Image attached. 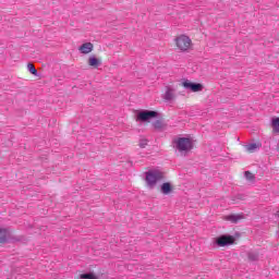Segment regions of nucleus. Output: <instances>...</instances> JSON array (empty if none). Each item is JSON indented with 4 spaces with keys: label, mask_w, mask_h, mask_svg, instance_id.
I'll return each mask as SVG.
<instances>
[{
    "label": "nucleus",
    "mask_w": 279,
    "mask_h": 279,
    "mask_svg": "<svg viewBox=\"0 0 279 279\" xmlns=\"http://www.w3.org/2000/svg\"><path fill=\"white\" fill-rule=\"evenodd\" d=\"M174 45L180 53H189L193 50V40L186 35H179L174 38Z\"/></svg>",
    "instance_id": "obj_1"
},
{
    "label": "nucleus",
    "mask_w": 279,
    "mask_h": 279,
    "mask_svg": "<svg viewBox=\"0 0 279 279\" xmlns=\"http://www.w3.org/2000/svg\"><path fill=\"white\" fill-rule=\"evenodd\" d=\"M165 179V172L154 169L146 172V183L150 189H154V185Z\"/></svg>",
    "instance_id": "obj_2"
},
{
    "label": "nucleus",
    "mask_w": 279,
    "mask_h": 279,
    "mask_svg": "<svg viewBox=\"0 0 279 279\" xmlns=\"http://www.w3.org/2000/svg\"><path fill=\"white\" fill-rule=\"evenodd\" d=\"M173 144L178 151H191L193 149V142L189 137H179L173 141Z\"/></svg>",
    "instance_id": "obj_3"
},
{
    "label": "nucleus",
    "mask_w": 279,
    "mask_h": 279,
    "mask_svg": "<svg viewBox=\"0 0 279 279\" xmlns=\"http://www.w3.org/2000/svg\"><path fill=\"white\" fill-rule=\"evenodd\" d=\"M158 117L157 111L151 110H142L136 114V121L140 123H149L151 119H156Z\"/></svg>",
    "instance_id": "obj_4"
},
{
    "label": "nucleus",
    "mask_w": 279,
    "mask_h": 279,
    "mask_svg": "<svg viewBox=\"0 0 279 279\" xmlns=\"http://www.w3.org/2000/svg\"><path fill=\"white\" fill-rule=\"evenodd\" d=\"M234 243V238L232 235H221L216 239V244L219 247H226V245H232Z\"/></svg>",
    "instance_id": "obj_5"
},
{
    "label": "nucleus",
    "mask_w": 279,
    "mask_h": 279,
    "mask_svg": "<svg viewBox=\"0 0 279 279\" xmlns=\"http://www.w3.org/2000/svg\"><path fill=\"white\" fill-rule=\"evenodd\" d=\"M183 87L186 88L187 90H192V93H199L204 86L199 83H191L189 81H185L182 83Z\"/></svg>",
    "instance_id": "obj_6"
},
{
    "label": "nucleus",
    "mask_w": 279,
    "mask_h": 279,
    "mask_svg": "<svg viewBox=\"0 0 279 279\" xmlns=\"http://www.w3.org/2000/svg\"><path fill=\"white\" fill-rule=\"evenodd\" d=\"M242 219H245V216L243 214H231L228 216H225V221H230L231 223H239Z\"/></svg>",
    "instance_id": "obj_7"
},
{
    "label": "nucleus",
    "mask_w": 279,
    "mask_h": 279,
    "mask_svg": "<svg viewBox=\"0 0 279 279\" xmlns=\"http://www.w3.org/2000/svg\"><path fill=\"white\" fill-rule=\"evenodd\" d=\"M165 101H173L175 99V89L167 87L166 93L163 94Z\"/></svg>",
    "instance_id": "obj_8"
},
{
    "label": "nucleus",
    "mask_w": 279,
    "mask_h": 279,
    "mask_svg": "<svg viewBox=\"0 0 279 279\" xmlns=\"http://www.w3.org/2000/svg\"><path fill=\"white\" fill-rule=\"evenodd\" d=\"M94 49V46L92 43H85L82 46H80L78 51H81L84 54L90 53Z\"/></svg>",
    "instance_id": "obj_9"
},
{
    "label": "nucleus",
    "mask_w": 279,
    "mask_h": 279,
    "mask_svg": "<svg viewBox=\"0 0 279 279\" xmlns=\"http://www.w3.org/2000/svg\"><path fill=\"white\" fill-rule=\"evenodd\" d=\"M160 191L162 195H169L173 191V185H171L169 182H166L161 185Z\"/></svg>",
    "instance_id": "obj_10"
},
{
    "label": "nucleus",
    "mask_w": 279,
    "mask_h": 279,
    "mask_svg": "<svg viewBox=\"0 0 279 279\" xmlns=\"http://www.w3.org/2000/svg\"><path fill=\"white\" fill-rule=\"evenodd\" d=\"M245 149L246 151H248V154H254V151H258V149H260V144H256V143L247 144L245 145Z\"/></svg>",
    "instance_id": "obj_11"
},
{
    "label": "nucleus",
    "mask_w": 279,
    "mask_h": 279,
    "mask_svg": "<svg viewBox=\"0 0 279 279\" xmlns=\"http://www.w3.org/2000/svg\"><path fill=\"white\" fill-rule=\"evenodd\" d=\"M10 236V231L8 229L0 228V243H5Z\"/></svg>",
    "instance_id": "obj_12"
},
{
    "label": "nucleus",
    "mask_w": 279,
    "mask_h": 279,
    "mask_svg": "<svg viewBox=\"0 0 279 279\" xmlns=\"http://www.w3.org/2000/svg\"><path fill=\"white\" fill-rule=\"evenodd\" d=\"M88 64H89V66H94L95 69H97V66H99L101 64V61H99V59H97L95 57H89Z\"/></svg>",
    "instance_id": "obj_13"
},
{
    "label": "nucleus",
    "mask_w": 279,
    "mask_h": 279,
    "mask_svg": "<svg viewBox=\"0 0 279 279\" xmlns=\"http://www.w3.org/2000/svg\"><path fill=\"white\" fill-rule=\"evenodd\" d=\"M247 256H248V260H251L252 263L258 260V252L256 251H250L247 253Z\"/></svg>",
    "instance_id": "obj_14"
},
{
    "label": "nucleus",
    "mask_w": 279,
    "mask_h": 279,
    "mask_svg": "<svg viewBox=\"0 0 279 279\" xmlns=\"http://www.w3.org/2000/svg\"><path fill=\"white\" fill-rule=\"evenodd\" d=\"M244 177L246 178L247 182L254 183L256 182V175L250 171L244 172Z\"/></svg>",
    "instance_id": "obj_15"
},
{
    "label": "nucleus",
    "mask_w": 279,
    "mask_h": 279,
    "mask_svg": "<svg viewBox=\"0 0 279 279\" xmlns=\"http://www.w3.org/2000/svg\"><path fill=\"white\" fill-rule=\"evenodd\" d=\"M271 125H272L274 132L279 134V118L272 119Z\"/></svg>",
    "instance_id": "obj_16"
},
{
    "label": "nucleus",
    "mask_w": 279,
    "mask_h": 279,
    "mask_svg": "<svg viewBox=\"0 0 279 279\" xmlns=\"http://www.w3.org/2000/svg\"><path fill=\"white\" fill-rule=\"evenodd\" d=\"M27 70L29 71V73H32V75H38V70H36V66H34L33 63L27 64Z\"/></svg>",
    "instance_id": "obj_17"
},
{
    "label": "nucleus",
    "mask_w": 279,
    "mask_h": 279,
    "mask_svg": "<svg viewBox=\"0 0 279 279\" xmlns=\"http://www.w3.org/2000/svg\"><path fill=\"white\" fill-rule=\"evenodd\" d=\"M81 279H97V277L93 274V272H88V274H82L80 276Z\"/></svg>",
    "instance_id": "obj_18"
},
{
    "label": "nucleus",
    "mask_w": 279,
    "mask_h": 279,
    "mask_svg": "<svg viewBox=\"0 0 279 279\" xmlns=\"http://www.w3.org/2000/svg\"><path fill=\"white\" fill-rule=\"evenodd\" d=\"M155 130H162V121L160 120H156L154 123H153Z\"/></svg>",
    "instance_id": "obj_19"
},
{
    "label": "nucleus",
    "mask_w": 279,
    "mask_h": 279,
    "mask_svg": "<svg viewBox=\"0 0 279 279\" xmlns=\"http://www.w3.org/2000/svg\"><path fill=\"white\" fill-rule=\"evenodd\" d=\"M140 147H141L142 149H145V147H147V140H141V141H140Z\"/></svg>",
    "instance_id": "obj_20"
}]
</instances>
